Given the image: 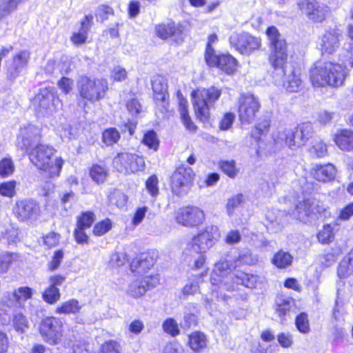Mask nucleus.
Here are the masks:
<instances>
[{
    "instance_id": "37998d69",
    "label": "nucleus",
    "mask_w": 353,
    "mask_h": 353,
    "mask_svg": "<svg viewBox=\"0 0 353 353\" xmlns=\"http://www.w3.org/2000/svg\"><path fill=\"white\" fill-rule=\"evenodd\" d=\"M141 142L149 149L157 151L159 146V139L154 130L147 131L143 137Z\"/></svg>"
},
{
    "instance_id": "4468645a",
    "label": "nucleus",
    "mask_w": 353,
    "mask_h": 353,
    "mask_svg": "<svg viewBox=\"0 0 353 353\" xmlns=\"http://www.w3.org/2000/svg\"><path fill=\"white\" fill-rule=\"evenodd\" d=\"M230 45L243 54H250L261 46V39L248 32H234L229 39Z\"/></svg>"
},
{
    "instance_id": "0e129e2a",
    "label": "nucleus",
    "mask_w": 353,
    "mask_h": 353,
    "mask_svg": "<svg viewBox=\"0 0 353 353\" xmlns=\"http://www.w3.org/2000/svg\"><path fill=\"white\" fill-rule=\"evenodd\" d=\"M159 180L156 175L150 176L145 182V187L150 194L155 197L159 194Z\"/></svg>"
},
{
    "instance_id": "a19ab883",
    "label": "nucleus",
    "mask_w": 353,
    "mask_h": 353,
    "mask_svg": "<svg viewBox=\"0 0 353 353\" xmlns=\"http://www.w3.org/2000/svg\"><path fill=\"white\" fill-rule=\"evenodd\" d=\"M301 84L302 80L299 75L292 72L288 76L283 85L288 92H297L301 88Z\"/></svg>"
},
{
    "instance_id": "69168bd1",
    "label": "nucleus",
    "mask_w": 353,
    "mask_h": 353,
    "mask_svg": "<svg viewBox=\"0 0 353 353\" xmlns=\"http://www.w3.org/2000/svg\"><path fill=\"white\" fill-rule=\"evenodd\" d=\"M2 238L6 239L9 244L16 243L19 239V229L10 226L2 233Z\"/></svg>"
},
{
    "instance_id": "9d476101",
    "label": "nucleus",
    "mask_w": 353,
    "mask_h": 353,
    "mask_svg": "<svg viewBox=\"0 0 353 353\" xmlns=\"http://www.w3.org/2000/svg\"><path fill=\"white\" fill-rule=\"evenodd\" d=\"M112 167L119 172L130 174L145 168L143 158L137 154L121 152L113 158Z\"/></svg>"
},
{
    "instance_id": "680f3d73",
    "label": "nucleus",
    "mask_w": 353,
    "mask_h": 353,
    "mask_svg": "<svg viewBox=\"0 0 353 353\" xmlns=\"http://www.w3.org/2000/svg\"><path fill=\"white\" fill-rule=\"evenodd\" d=\"M64 253L62 250H57L54 252L51 260L48 263V270L54 272L57 270L63 261Z\"/></svg>"
},
{
    "instance_id": "5fc2aeb1",
    "label": "nucleus",
    "mask_w": 353,
    "mask_h": 353,
    "mask_svg": "<svg viewBox=\"0 0 353 353\" xmlns=\"http://www.w3.org/2000/svg\"><path fill=\"white\" fill-rule=\"evenodd\" d=\"M162 327L165 333L171 335L172 336H176L180 334L178 323L172 318L165 319L162 324Z\"/></svg>"
},
{
    "instance_id": "2eb2a0df",
    "label": "nucleus",
    "mask_w": 353,
    "mask_h": 353,
    "mask_svg": "<svg viewBox=\"0 0 353 353\" xmlns=\"http://www.w3.org/2000/svg\"><path fill=\"white\" fill-rule=\"evenodd\" d=\"M194 176V173L191 168L184 165L178 167L171 176L172 192L179 196L185 194L192 183Z\"/></svg>"
},
{
    "instance_id": "8fccbe9b",
    "label": "nucleus",
    "mask_w": 353,
    "mask_h": 353,
    "mask_svg": "<svg viewBox=\"0 0 353 353\" xmlns=\"http://www.w3.org/2000/svg\"><path fill=\"white\" fill-rule=\"evenodd\" d=\"M16 293V298L21 307L23 306L24 302L32 298L33 290L28 286L19 287L13 291Z\"/></svg>"
},
{
    "instance_id": "58836bf2",
    "label": "nucleus",
    "mask_w": 353,
    "mask_h": 353,
    "mask_svg": "<svg viewBox=\"0 0 353 353\" xmlns=\"http://www.w3.org/2000/svg\"><path fill=\"white\" fill-rule=\"evenodd\" d=\"M147 292L143 281L141 279H136L132 281L127 290V293L133 298H139L143 296Z\"/></svg>"
},
{
    "instance_id": "aec40b11",
    "label": "nucleus",
    "mask_w": 353,
    "mask_h": 353,
    "mask_svg": "<svg viewBox=\"0 0 353 353\" xmlns=\"http://www.w3.org/2000/svg\"><path fill=\"white\" fill-rule=\"evenodd\" d=\"M298 6L309 19L316 23L322 22L329 11L327 6L319 3L316 0H303Z\"/></svg>"
},
{
    "instance_id": "052dcab7",
    "label": "nucleus",
    "mask_w": 353,
    "mask_h": 353,
    "mask_svg": "<svg viewBox=\"0 0 353 353\" xmlns=\"http://www.w3.org/2000/svg\"><path fill=\"white\" fill-rule=\"evenodd\" d=\"M353 273V266L350 264L348 260L345 258L341 261L339 265L337 274L341 279L348 277Z\"/></svg>"
},
{
    "instance_id": "c9c22d12",
    "label": "nucleus",
    "mask_w": 353,
    "mask_h": 353,
    "mask_svg": "<svg viewBox=\"0 0 353 353\" xmlns=\"http://www.w3.org/2000/svg\"><path fill=\"white\" fill-rule=\"evenodd\" d=\"M293 261V256L283 250H280L276 252L272 259V263L278 268H286L289 267Z\"/></svg>"
},
{
    "instance_id": "1a4fd4ad",
    "label": "nucleus",
    "mask_w": 353,
    "mask_h": 353,
    "mask_svg": "<svg viewBox=\"0 0 353 353\" xmlns=\"http://www.w3.org/2000/svg\"><path fill=\"white\" fill-rule=\"evenodd\" d=\"M78 90L83 99L94 103L104 97L108 82L105 79L92 80L83 77L78 82Z\"/></svg>"
},
{
    "instance_id": "ea45409f",
    "label": "nucleus",
    "mask_w": 353,
    "mask_h": 353,
    "mask_svg": "<svg viewBox=\"0 0 353 353\" xmlns=\"http://www.w3.org/2000/svg\"><path fill=\"white\" fill-rule=\"evenodd\" d=\"M12 326L18 332L24 333L29 328V322L21 312H16L12 316Z\"/></svg>"
},
{
    "instance_id": "412c9836",
    "label": "nucleus",
    "mask_w": 353,
    "mask_h": 353,
    "mask_svg": "<svg viewBox=\"0 0 353 353\" xmlns=\"http://www.w3.org/2000/svg\"><path fill=\"white\" fill-rule=\"evenodd\" d=\"M39 205L30 199L19 201L13 208V212L19 221L35 219L39 215Z\"/></svg>"
},
{
    "instance_id": "2f4dec72",
    "label": "nucleus",
    "mask_w": 353,
    "mask_h": 353,
    "mask_svg": "<svg viewBox=\"0 0 353 353\" xmlns=\"http://www.w3.org/2000/svg\"><path fill=\"white\" fill-rule=\"evenodd\" d=\"M109 175L107 165L94 164L90 169V176L93 181L97 184L103 183Z\"/></svg>"
},
{
    "instance_id": "473e14b6",
    "label": "nucleus",
    "mask_w": 353,
    "mask_h": 353,
    "mask_svg": "<svg viewBox=\"0 0 353 353\" xmlns=\"http://www.w3.org/2000/svg\"><path fill=\"white\" fill-rule=\"evenodd\" d=\"M188 339L189 346L194 352H200L207 345V338L203 332L195 331L188 336Z\"/></svg>"
},
{
    "instance_id": "0eeeda50",
    "label": "nucleus",
    "mask_w": 353,
    "mask_h": 353,
    "mask_svg": "<svg viewBox=\"0 0 353 353\" xmlns=\"http://www.w3.org/2000/svg\"><path fill=\"white\" fill-rule=\"evenodd\" d=\"M32 105L40 116L51 115L62 107L59 97L54 94L52 90L48 88L40 90L32 99Z\"/></svg>"
},
{
    "instance_id": "bb28decb",
    "label": "nucleus",
    "mask_w": 353,
    "mask_h": 353,
    "mask_svg": "<svg viewBox=\"0 0 353 353\" xmlns=\"http://www.w3.org/2000/svg\"><path fill=\"white\" fill-rule=\"evenodd\" d=\"M157 35L162 39L173 37L175 41L181 39L182 30L174 23L159 24L155 28Z\"/></svg>"
},
{
    "instance_id": "dca6fc26",
    "label": "nucleus",
    "mask_w": 353,
    "mask_h": 353,
    "mask_svg": "<svg viewBox=\"0 0 353 353\" xmlns=\"http://www.w3.org/2000/svg\"><path fill=\"white\" fill-rule=\"evenodd\" d=\"M343 37L341 30L336 28H330L325 30L318 39V48L322 55H330L337 51Z\"/></svg>"
},
{
    "instance_id": "9b49d317",
    "label": "nucleus",
    "mask_w": 353,
    "mask_h": 353,
    "mask_svg": "<svg viewBox=\"0 0 353 353\" xmlns=\"http://www.w3.org/2000/svg\"><path fill=\"white\" fill-rule=\"evenodd\" d=\"M39 332L46 343L50 345L59 344L63 337V323L59 318L47 316L40 322Z\"/></svg>"
},
{
    "instance_id": "a211bd4d",
    "label": "nucleus",
    "mask_w": 353,
    "mask_h": 353,
    "mask_svg": "<svg viewBox=\"0 0 353 353\" xmlns=\"http://www.w3.org/2000/svg\"><path fill=\"white\" fill-rule=\"evenodd\" d=\"M205 59L210 66H217L228 74L234 73L236 70L237 61L230 54L216 55L212 48L205 51Z\"/></svg>"
},
{
    "instance_id": "a18cd8bd",
    "label": "nucleus",
    "mask_w": 353,
    "mask_h": 353,
    "mask_svg": "<svg viewBox=\"0 0 353 353\" xmlns=\"http://www.w3.org/2000/svg\"><path fill=\"white\" fill-rule=\"evenodd\" d=\"M43 301L49 304L56 303L61 298L60 290L57 288L49 285L42 294Z\"/></svg>"
},
{
    "instance_id": "7c9ffc66",
    "label": "nucleus",
    "mask_w": 353,
    "mask_h": 353,
    "mask_svg": "<svg viewBox=\"0 0 353 353\" xmlns=\"http://www.w3.org/2000/svg\"><path fill=\"white\" fill-rule=\"evenodd\" d=\"M221 261H227L229 263L230 268L234 269L236 267L241 266L243 264H251L254 263V260L251 256V254L249 251H245L241 253H239L237 255H234L232 257L228 259H223Z\"/></svg>"
},
{
    "instance_id": "f03ea898",
    "label": "nucleus",
    "mask_w": 353,
    "mask_h": 353,
    "mask_svg": "<svg viewBox=\"0 0 353 353\" xmlns=\"http://www.w3.org/2000/svg\"><path fill=\"white\" fill-rule=\"evenodd\" d=\"M347 72L342 65L331 61H319L311 68L310 79L314 86H331L339 88L343 85Z\"/></svg>"
},
{
    "instance_id": "13d9d810",
    "label": "nucleus",
    "mask_w": 353,
    "mask_h": 353,
    "mask_svg": "<svg viewBox=\"0 0 353 353\" xmlns=\"http://www.w3.org/2000/svg\"><path fill=\"white\" fill-rule=\"evenodd\" d=\"M100 353H121V345L115 340L106 341L101 345Z\"/></svg>"
},
{
    "instance_id": "79ce46f5",
    "label": "nucleus",
    "mask_w": 353,
    "mask_h": 353,
    "mask_svg": "<svg viewBox=\"0 0 353 353\" xmlns=\"http://www.w3.org/2000/svg\"><path fill=\"white\" fill-rule=\"evenodd\" d=\"M202 281L201 276H194L190 278L182 289L184 296L193 295L199 291V283Z\"/></svg>"
},
{
    "instance_id": "393cba45",
    "label": "nucleus",
    "mask_w": 353,
    "mask_h": 353,
    "mask_svg": "<svg viewBox=\"0 0 353 353\" xmlns=\"http://www.w3.org/2000/svg\"><path fill=\"white\" fill-rule=\"evenodd\" d=\"M333 141L343 151H353V131L347 129L337 130L333 135Z\"/></svg>"
},
{
    "instance_id": "cd10ccee",
    "label": "nucleus",
    "mask_w": 353,
    "mask_h": 353,
    "mask_svg": "<svg viewBox=\"0 0 353 353\" xmlns=\"http://www.w3.org/2000/svg\"><path fill=\"white\" fill-rule=\"evenodd\" d=\"M294 305V300L290 297L283 295H279L276 297L275 310L281 318V323L283 322L285 316L288 314Z\"/></svg>"
},
{
    "instance_id": "6e6d98bb",
    "label": "nucleus",
    "mask_w": 353,
    "mask_h": 353,
    "mask_svg": "<svg viewBox=\"0 0 353 353\" xmlns=\"http://www.w3.org/2000/svg\"><path fill=\"white\" fill-rule=\"evenodd\" d=\"M270 125V121L264 119L258 123L252 131V136L256 140H259L262 135L265 134Z\"/></svg>"
},
{
    "instance_id": "de8ad7c7",
    "label": "nucleus",
    "mask_w": 353,
    "mask_h": 353,
    "mask_svg": "<svg viewBox=\"0 0 353 353\" xmlns=\"http://www.w3.org/2000/svg\"><path fill=\"white\" fill-rule=\"evenodd\" d=\"M17 259V254L15 253L1 252L0 253V274L6 273L11 263Z\"/></svg>"
},
{
    "instance_id": "6e6552de",
    "label": "nucleus",
    "mask_w": 353,
    "mask_h": 353,
    "mask_svg": "<svg viewBox=\"0 0 353 353\" xmlns=\"http://www.w3.org/2000/svg\"><path fill=\"white\" fill-rule=\"evenodd\" d=\"M219 237V228L214 225H208L192 239L188 251L190 254L192 252L205 253L216 243Z\"/></svg>"
},
{
    "instance_id": "bf43d9fd",
    "label": "nucleus",
    "mask_w": 353,
    "mask_h": 353,
    "mask_svg": "<svg viewBox=\"0 0 353 353\" xmlns=\"http://www.w3.org/2000/svg\"><path fill=\"white\" fill-rule=\"evenodd\" d=\"M111 203L119 208H123L127 203V196L120 190H114L109 196Z\"/></svg>"
},
{
    "instance_id": "f704fd0d",
    "label": "nucleus",
    "mask_w": 353,
    "mask_h": 353,
    "mask_svg": "<svg viewBox=\"0 0 353 353\" xmlns=\"http://www.w3.org/2000/svg\"><path fill=\"white\" fill-rule=\"evenodd\" d=\"M218 167L230 179H234L239 173V168L234 159L220 160L218 162Z\"/></svg>"
},
{
    "instance_id": "4c0bfd02",
    "label": "nucleus",
    "mask_w": 353,
    "mask_h": 353,
    "mask_svg": "<svg viewBox=\"0 0 353 353\" xmlns=\"http://www.w3.org/2000/svg\"><path fill=\"white\" fill-rule=\"evenodd\" d=\"M310 154L316 158H323L327 154V145L321 139H316L309 149Z\"/></svg>"
},
{
    "instance_id": "f8f14e48",
    "label": "nucleus",
    "mask_w": 353,
    "mask_h": 353,
    "mask_svg": "<svg viewBox=\"0 0 353 353\" xmlns=\"http://www.w3.org/2000/svg\"><path fill=\"white\" fill-rule=\"evenodd\" d=\"M327 205L317 198H309L300 201L295 208L294 215L303 222H307L310 219L317 214L321 215L326 212Z\"/></svg>"
},
{
    "instance_id": "5701e85b",
    "label": "nucleus",
    "mask_w": 353,
    "mask_h": 353,
    "mask_svg": "<svg viewBox=\"0 0 353 353\" xmlns=\"http://www.w3.org/2000/svg\"><path fill=\"white\" fill-rule=\"evenodd\" d=\"M158 252L156 250H150L141 254L131 263L130 267L132 271H137L141 274L147 270H150L157 261Z\"/></svg>"
},
{
    "instance_id": "6ab92c4d",
    "label": "nucleus",
    "mask_w": 353,
    "mask_h": 353,
    "mask_svg": "<svg viewBox=\"0 0 353 353\" xmlns=\"http://www.w3.org/2000/svg\"><path fill=\"white\" fill-rule=\"evenodd\" d=\"M205 219V214L199 208L187 206L179 209L175 214V220L177 223L186 226L194 227L203 223Z\"/></svg>"
},
{
    "instance_id": "423d86ee",
    "label": "nucleus",
    "mask_w": 353,
    "mask_h": 353,
    "mask_svg": "<svg viewBox=\"0 0 353 353\" xmlns=\"http://www.w3.org/2000/svg\"><path fill=\"white\" fill-rule=\"evenodd\" d=\"M314 128L311 123L305 122L299 124L294 130H283L278 132L274 137L276 143L284 142L292 150H296L303 145L312 138Z\"/></svg>"
},
{
    "instance_id": "4d7b16f0",
    "label": "nucleus",
    "mask_w": 353,
    "mask_h": 353,
    "mask_svg": "<svg viewBox=\"0 0 353 353\" xmlns=\"http://www.w3.org/2000/svg\"><path fill=\"white\" fill-rule=\"evenodd\" d=\"M20 0H1L0 3V18H3L16 9Z\"/></svg>"
},
{
    "instance_id": "72a5a7b5",
    "label": "nucleus",
    "mask_w": 353,
    "mask_h": 353,
    "mask_svg": "<svg viewBox=\"0 0 353 353\" xmlns=\"http://www.w3.org/2000/svg\"><path fill=\"white\" fill-rule=\"evenodd\" d=\"M21 307L16 298V293L13 292H5L0 301V310L8 312L11 310Z\"/></svg>"
},
{
    "instance_id": "774afa93",
    "label": "nucleus",
    "mask_w": 353,
    "mask_h": 353,
    "mask_svg": "<svg viewBox=\"0 0 353 353\" xmlns=\"http://www.w3.org/2000/svg\"><path fill=\"white\" fill-rule=\"evenodd\" d=\"M127 255L123 252H114L110 256L109 263L112 267H120L127 262Z\"/></svg>"
},
{
    "instance_id": "a878e982",
    "label": "nucleus",
    "mask_w": 353,
    "mask_h": 353,
    "mask_svg": "<svg viewBox=\"0 0 353 353\" xmlns=\"http://www.w3.org/2000/svg\"><path fill=\"white\" fill-rule=\"evenodd\" d=\"M93 24V15H85L81 21V28L77 32H74L71 41L75 45L84 43L88 38V32Z\"/></svg>"
},
{
    "instance_id": "c756f323",
    "label": "nucleus",
    "mask_w": 353,
    "mask_h": 353,
    "mask_svg": "<svg viewBox=\"0 0 353 353\" xmlns=\"http://www.w3.org/2000/svg\"><path fill=\"white\" fill-rule=\"evenodd\" d=\"M152 90L154 93V99L165 102L167 98V83L163 77H156L152 81Z\"/></svg>"
},
{
    "instance_id": "3c124183",
    "label": "nucleus",
    "mask_w": 353,
    "mask_h": 353,
    "mask_svg": "<svg viewBox=\"0 0 353 353\" xmlns=\"http://www.w3.org/2000/svg\"><path fill=\"white\" fill-rule=\"evenodd\" d=\"M17 181L14 180L3 182L0 184V194L12 198L16 195Z\"/></svg>"
},
{
    "instance_id": "864d4df0",
    "label": "nucleus",
    "mask_w": 353,
    "mask_h": 353,
    "mask_svg": "<svg viewBox=\"0 0 353 353\" xmlns=\"http://www.w3.org/2000/svg\"><path fill=\"white\" fill-rule=\"evenodd\" d=\"M95 219L94 214L92 212H85L78 217L77 227L80 229H86L90 228Z\"/></svg>"
},
{
    "instance_id": "ddd939ff",
    "label": "nucleus",
    "mask_w": 353,
    "mask_h": 353,
    "mask_svg": "<svg viewBox=\"0 0 353 353\" xmlns=\"http://www.w3.org/2000/svg\"><path fill=\"white\" fill-rule=\"evenodd\" d=\"M261 105L253 94H243L239 100L238 115L243 124L252 123L256 117Z\"/></svg>"
},
{
    "instance_id": "f3484780",
    "label": "nucleus",
    "mask_w": 353,
    "mask_h": 353,
    "mask_svg": "<svg viewBox=\"0 0 353 353\" xmlns=\"http://www.w3.org/2000/svg\"><path fill=\"white\" fill-rule=\"evenodd\" d=\"M30 59V52L21 50L14 53L6 63V77L10 81H14L27 68Z\"/></svg>"
},
{
    "instance_id": "c03bdc74",
    "label": "nucleus",
    "mask_w": 353,
    "mask_h": 353,
    "mask_svg": "<svg viewBox=\"0 0 353 353\" xmlns=\"http://www.w3.org/2000/svg\"><path fill=\"white\" fill-rule=\"evenodd\" d=\"M120 137L119 132L114 128L106 129L102 134L103 142L108 146L117 143Z\"/></svg>"
},
{
    "instance_id": "39448f33",
    "label": "nucleus",
    "mask_w": 353,
    "mask_h": 353,
    "mask_svg": "<svg viewBox=\"0 0 353 353\" xmlns=\"http://www.w3.org/2000/svg\"><path fill=\"white\" fill-rule=\"evenodd\" d=\"M221 89L211 86L208 88H198L192 92L193 106L196 117L202 121H207L210 115V109L220 98Z\"/></svg>"
},
{
    "instance_id": "b1692460",
    "label": "nucleus",
    "mask_w": 353,
    "mask_h": 353,
    "mask_svg": "<svg viewBox=\"0 0 353 353\" xmlns=\"http://www.w3.org/2000/svg\"><path fill=\"white\" fill-rule=\"evenodd\" d=\"M336 172V168L332 163L316 164L311 169L312 176L321 182L333 180L335 178Z\"/></svg>"
},
{
    "instance_id": "09e8293b",
    "label": "nucleus",
    "mask_w": 353,
    "mask_h": 353,
    "mask_svg": "<svg viewBox=\"0 0 353 353\" xmlns=\"http://www.w3.org/2000/svg\"><path fill=\"white\" fill-rule=\"evenodd\" d=\"M15 170V166L11 158L6 157L0 161V176L7 178L11 176Z\"/></svg>"
},
{
    "instance_id": "7ed1b4c3",
    "label": "nucleus",
    "mask_w": 353,
    "mask_h": 353,
    "mask_svg": "<svg viewBox=\"0 0 353 353\" xmlns=\"http://www.w3.org/2000/svg\"><path fill=\"white\" fill-rule=\"evenodd\" d=\"M55 152L56 150L52 146L41 143L32 148L28 152V156L35 167L52 178L60 175L63 164L61 157H56L54 161L52 160Z\"/></svg>"
},
{
    "instance_id": "338daca9",
    "label": "nucleus",
    "mask_w": 353,
    "mask_h": 353,
    "mask_svg": "<svg viewBox=\"0 0 353 353\" xmlns=\"http://www.w3.org/2000/svg\"><path fill=\"white\" fill-rule=\"evenodd\" d=\"M243 194H239L234 195L228 199L226 205L227 212L229 215H232L234 210L238 208L243 201Z\"/></svg>"
},
{
    "instance_id": "e433bc0d",
    "label": "nucleus",
    "mask_w": 353,
    "mask_h": 353,
    "mask_svg": "<svg viewBox=\"0 0 353 353\" xmlns=\"http://www.w3.org/2000/svg\"><path fill=\"white\" fill-rule=\"evenodd\" d=\"M179 112L181 119L185 128L190 132H194L196 130V126L194 124L191 120L190 117L189 116L186 101H180Z\"/></svg>"
},
{
    "instance_id": "49530a36",
    "label": "nucleus",
    "mask_w": 353,
    "mask_h": 353,
    "mask_svg": "<svg viewBox=\"0 0 353 353\" xmlns=\"http://www.w3.org/2000/svg\"><path fill=\"white\" fill-rule=\"evenodd\" d=\"M317 238L319 242L323 244H329L334 238L333 227L330 224H325L319 231Z\"/></svg>"
},
{
    "instance_id": "4be33fe9",
    "label": "nucleus",
    "mask_w": 353,
    "mask_h": 353,
    "mask_svg": "<svg viewBox=\"0 0 353 353\" xmlns=\"http://www.w3.org/2000/svg\"><path fill=\"white\" fill-rule=\"evenodd\" d=\"M40 129L33 125H28L21 128L17 137V146L23 150L28 151L34 142L39 139Z\"/></svg>"
},
{
    "instance_id": "603ef678",
    "label": "nucleus",
    "mask_w": 353,
    "mask_h": 353,
    "mask_svg": "<svg viewBox=\"0 0 353 353\" xmlns=\"http://www.w3.org/2000/svg\"><path fill=\"white\" fill-rule=\"evenodd\" d=\"M112 228V223L110 219H105L97 223L92 232L95 236H102L108 232Z\"/></svg>"
},
{
    "instance_id": "20e7f679",
    "label": "nucleus",
    "mask_w": 353,
    "mask_h": 353,
    "mask_svg": "<svg viewBox=\"0 0 353 353\" xmlns=\"http://www.w3.org/2000/svg\"><path fill=\"white\" fill-rule=\"evenodd\" d=\"M269 40V62L272 68L284 74V65L288 59L287 43L278 29L274 26L269 27L266 30Z\"/></svg>"
},
{
    "instance_id": "e2e57ef3",
    "label": "nucleus",
    "mask_w": 353,
    "mask_h": 353,
    "mask_svg": "<svg viewBox=\"0 0 353 353\" xmlns=\"http://www.w3.org/2000/svg\"><path fill=\"white\" fill-rule=\"evenodd\" d=\"M296 326L299 331L302 333L309 332L310 325L307 314L303 312L296 316Z\"/></svg>"
},
{
    "instance_id": "f257e3e1",
    "label": "nucleus",
    "mask_w": 353,
    "mask_h": 353,
    "mask_svg": "<svg viewBox=\"0 0 353 353\" xmlns=\"http://www.w3.org/2000/svg\"><path fill=\"white\" fill-rule=\"evenodd\" d=\"M232 270L227 261H219L215 264L210 282L214 286L212 293L216 292V296L218 297L219 294L221 295L223 291H234L236 285L239 284L250 288H256L259 276L241 271L232 273Z\"/></svg>"
},
{
    "instance_id": "c85d7f7f",
    "label": "nucleus",
    "mask_w": 353,
    "mask_h": 353,
    "mask_svg": "<svg viewBox=\"0 0 353 353\" xmlns=\"http://www.w3.org/2000/svg\"><path fill=\"white\" fill-rule=\"evenodd\" d=\"M82 308V305L79 301L71 299L59 304L55 310L58 314H78Z\"/></svg>"
}]
</instances>
